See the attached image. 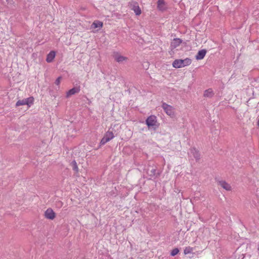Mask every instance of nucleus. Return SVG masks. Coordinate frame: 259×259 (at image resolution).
Instances as JSON below:
<instances>
[{
    "label": "nucleus",
    "mask_w": 259,
    "mask_h": 259,
    "mask_svg": "<svg viewBox=\"0 0 259 259\" xmlns=\"http://www.w3.org/2000/svg\"><path fill=\"white\" fill-rule=\"evenodd\" d=\"M192 62L190 58H187L184 60L178 59L175 60L172 63V66L174 68H179L184 67L189 65Z\"/></svg>",
    "instance_id": "f257e3e1"
},
{
    "label": "nucleus",
    "mask_w": 259,
    "mask_h": 259,
    "mask_svg": "<svg viewBox=\"0 0 259 259\" xmlns=\"http://www.w3.org/2000/svg\"><path fill=\"white\" fill-rule=\"evenodd\" d=\"M33 101L34 98L32 97H30L18 101L16 104V106H20L27 105L28 106L30 107L33 104Z\"/></svg>",
    "instance_id": "f03ea898"
},
{
    "label": "nucleus",
    "mask_w": 259,
    "mask_h": 259,
    "mask_svg": "<svg viewBox=\"0 0 259 259\" xmlns=\"http://www.w3.org/2000/svg\"><path fill=\"white\" fill-rule=\"evenodd\" d=\"M157 120L156 117L154 115L149 116L146 120V123L148 127L156 128Z\"/></svg>",
    "instance_id": "7ed1b4c3"
},
{
    "label": "nucleus",
    "mask_w": 259,
    "mask_h": 259,
    "mask_svg": "<svg viewBox=\"0 0 259 259\" xmlns=\"http://www.w3.org/2000/svg\"><path fill=\"white\" fill-rule=\"evenodd\" d=\"M147 174L148 175L152 178H157L158 177L160 174L158 172H157V167L155 166H149L147 169Z\"/></svg>",
    "instance_id": "20e7f679"
},
{
    "label": "nucleus",
    "mask_w": 259,
    "mask_h": 259,
    "mask_svg": "<svg viewBox=\"0 0 259 259\" xmlns=\"http://www.w3.org/2000/svg\"><path fill=\"white\" fill-rule=\"evenodd\" d=\"M162 107L165 113L169 116L174 115V108L170 105L167 104L165 103H163L162 105Z\"/></svg>",
    "instance_id": "39448f33"
},
{
    "label": "nucleus",
    "mask_w": 259,
    "mask_h": 259,
    "mask_svg": "<svg viewBox=\"0 0 259 259\" xmlns=\"http://www.w3.org/2000/svg\"><path fill=\"white\" fill-rule=\"evenodd\" d=\"M113 57L114 60L118 63H122L124 61L127 60V58L121 56L118 52H114L113 54Z\"/></svg>",
    "instance_id": "423d86ee"
},
{
    "label": "nucleus",
    "mask_w": 259,
    "mask_h": 259,
    "mask_svg": "<svg viewBox=\"0 0 259 259\" xmlns=\"http://www.w3.org/2000/svg\"><path fill=\"white\" fill-rule=\"evenodd\" d=\"M45 217L50 220H53L55 217V213L51 208H48L45 212Z\"/></svg>",
    "instance_id": "0eeeda50"
},
{
    "label": "nucleus",
    "mask_w": 259,
    "mask_h": 259,
    "mask_svg": "<svg viewBox=\"0 0 259 259\" xmlns=\"http://www.w3.org/2000/svg\"><path fill=\"white\" fill-rule=\"evenodd\" d=\"M130 5L132 7V10L135 12L136 15H140L141 14V10L137 3L133 2L130 4Z\"/></svg>",
    "instance_id": "6e6552de"
},
{
    "label": "nucleus",
    "mask_w": 259,
    "mask_h": 259,
    "mask_svg": "<svg viewBox=\"0 0 259 259\" xmlns=\"http://www.w3.org/2000/svg\"><path fill=\"white\" fill-rule=\"evenodd\" d=\"M190 154L192 155L197 161L200 158V155L198 150H197L195 148H192L190 150Z\"/></svg>",
    "instance_id": "1a4fd4ad"
},
{
    "label": "nucleus",
    "mask_w": 259,
    "mask_h": 259,
    "mask_svg": "<svg viewBox=\"0 0 259 259\" xmlns=\"http://www.w3.org/2000/svg\"><path fill=\"white\" fill-rule=\"evenodd\" d=\"M182 41V40L180 38H174L170 44L171 49H174L179 46Z\"/></svg>",
    "instance_id": "9d476101"
},
{
    "label": "nucleus",
    "mask_w": 259,
    "mask_h": 259,
    "mask_svg": "<svg viewBox=\"0 0 259 259\" xmlns=\"http://www.w3.org/2000/svg\"><path fill=\"white\" fill-rule=\"evenodd\" d=\"M79 91H80L79 87L73 88L72 89H70L69 91H68L67 92L66 97L68 98L71 95H73L75 94L76 93H79Z\"/></svg>",
    "instance_id": "9b49d317"
},
{
    "label": "nucleus",
    "mask_w": 259,
    "mask_h": 259,
    "mask_svg": "<svg viewBox=\"0 0 259 259\" xmlns=\"http://www.w3.org/2000/svg\"><path fill=\"white\" fill-rule=\"evenodd\" d=\"M206 53V51L205 50H201L199 51L197 53V55L195 56L196 60H201L204 58Z\"/></svg>",
    "instance_id": "f8f14e48"
},
{
    "label": "nucleus",
    "mask_w": 259,
    "mask_h": 259,
    "mask_svg": "<svg viewBox=\"0 0 259 259\" xmlns=\"http://www.w3.org/2000/svg\"><path fill=\"white\" fill-rule=\"evenodd\" d=\"M157 8L161 11H163L166 9L165 4L164 0H158L157 2Z\"/></svg>",
    "instance_id": "ddd939ff"
},
{
    "label": "nucleus",
    "mask_w": 259,
    "mask_h": 259,
    "mask_svg": "<svg viewBox=\"0 0 259 259\" xmlns=\"http://www.w3.org/2000/svg\"><path fill=\"white\" fill-rule=\"evenodd\" d=\"M219 185L227 191H231L232 189L231 186L230 184L225 181H222L219 182Z\"/></svg>",
    "instance_id": "4468645a"
},
{
    "label": "nucleus",
    "mask_w": 259,
    "mask_h": 259,
    "mask_svg": "<svg viewBox=\"0 0 259 259\" xmlns=\"http://www.w3.org/2000/svg\"><path fill=\"white\" fill-rule=\"evenodd\" d=\"M56 53L55 51H51L47 55L46 61L48 63H51L53 61L55 57Z\"/></svg>",
    "instance_id": "2eb2a0df"
},
{
    "label": "nucleus",
    "mask_w": 259,
    "mask_h": 259,
    "mask_svg": "<svg viewBox=\"0 0 259 259\" xmlns=\"http://www.w3.org/2000/svg\"><path fill=\"white\" fill-rule=\"evenodd\" d=\"M214 93L211 89H208L204 92V96L207 98H211L214 95Z\"/></svg>",
    "instance_id": "dca6fc26"
},
{
    "label": "nucleus",
    "mask_w": 259,
    "mask_h": 259,
    "mask_svg": "<svg viewBox=\"0 0 259 259\" xmlns=\"http://www.w3.org/2000/svg\"><path fill=\"white\" fill-rule=\"evenodd\" d=\"M104 137L109 141L111 139H112L114 137V134L112 132L108 131L104 136Z\"/></svg>",
    "instance_id": "f3484780"
},
{
    "label": "nucleus",
    "mask_w": 259,
    "mask_h": 259,
    "mask_svg": "<svg viewBox=\"0 0 259 259\" xmlns=\"http://www.w3.org/2000/svg\"><path fill=\"white\" fill-rule=\"evenodd\" d=\"M92 26L94 28H101L103 26V23L99 21H95Z\"/></svg>",
    "instance_id": "a211bd4d"
},
{
    "label": "nucleus",
    "mask_w": 259,
    "mask_h": 259,
    "mask_svg": "<svg viewBox=\"0 0 259 259\" xmlns=\"http://www.w3.org/2000/svg\"><path fill=\"white\" fill-rule=\"evenodd\" d=\"M71 165L73 170L77 172L78 171V168L76 162L75 160L72 161L71 163Z\"/></svg>",
    "instance_id": "6ab92c4d"
},
{
    "label": "nucleus",
    "mask_w": 259,
    "mask_h": 259,
    "mask_svg": "<svg viewBox=\"0 0 259 259\" xmlns=\"http://www.w3.org/2000/svg\"><path fill=\"white\" fill-rule=\"evenodd\" d=\"M192 248L190 247H187L185 248L184 250V253L185 254H187L191 253L192 251Z\"/></svg>",
    "instance_id": "aec40b11"
},
{
    "label": "nucleus",
    "mask_w": 259,
    "mask_h": 259,
    "mask_svg": "<svg viewBox=\"0 0 259 259\" xmlns=\"http://www.w3.org/2000/svg\"><path fill=\"white\" fill-rule=\"evenodd\" d=\"M179 252V250L178 248H176L174 249H172L170 252V255L171 256H175L176 255V254H177L178 253V252Z\"/></svg>",
    "instance_id": "412c9836"
},
{
    "label": "nucleus",
    "mask_w": 259,
    "mask_h": 259,
    "mask_svg": "<svg viewBox=\"0 0 259 259\" xmlns=\"http://www.w3.org/2000/svg\"><path fill=\"white\" fill-rule=\"evenodd\" d=\"M108 142H109L108 140H107V139L105 137H104L102 139L100 143L101 145H104L105 143H106Z\"/></svg>",
    "instance_id": "4be33fe9"
},
{
    "label": "nucleus",
    "mask_w": 259,
    "mask_h": 259,
    "mask_svg": "<svg viewBox=\"0 0 259 259\" xmlns=\"http://www.w3.org/2000/svg\"><path fill=\"white\" fill-rule=\"evenodd\" d=\"M61 78L62 77L61 76H59L57 78L55 82L56 85H58L60 84Z\"/></svg>",
    "instance_id": "5701e85b"
},
{
    "label": "nucleus",
    "mask_w": 259,
    "mask_h": 259,
    "mask_svg": "<svg viewBox=\"0 0 259 259\" xmlns=\"http://www.w3.org/2000/svg\"><path fill=\"white\" fill-rule=\"evenodd\" d=\"M7 1V2L8 3V4H13V0H6Z\"/></svg>",
    "instance_id": "b1692460"
},
{
    "label": "nucleus",
    "mask_w": 259,
    "mask_h": 259,
    "mask_svg": "<svg viewBox=\"0 0 259 259\" xmlns=\"http://www.w3.org/2000/svg\"><path fill=\"white\" fill-rule=\"evenodd\" d=\"M257 125L259 127V118L257 122Z\"/></svg>",
    "instance_id": "393cba45"
},
{
    "label": "nucleus",
    "mask_w": 259,
    "mask_h": 259,
    "mask_svg": "<svg viewBox=\"0 0 259 259\" xmlns=\"http://www.w3.org/2000/svg\"><path fill=\"white\" fill-rule=\"evenodd\" d=\"M257 250L259 251V243H258V245Z\"/></svg>",
    "instance_id": "a878e982"
}]
</instances>
